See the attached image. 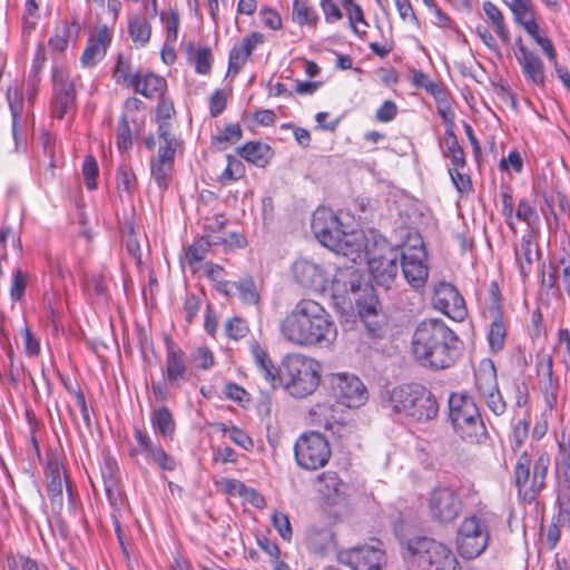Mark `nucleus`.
Instances as JSON below:
<instances>
[{
  "mask_svg": "<svg viewBox=\"0 0 570 570\" xmlns=\"http://www.w3.org/2000/svg\"><path fill=\"white\" fill-rule=\"evenodd\" d=\"M281 333L287 342L298 347H327L337 337V326L322 304L303 298L282 321Z\"/></svg>",
  "mask_w": 570,
  "mask_h": 570,
  "instance_id": "f257e3e1",
  "label": "nucleus"
},
{
  "mask_svg": "<svg viewBox=\"0 0 570 570\" xmlns=\"http://www.w3.org/2000/svg\"><path fill=\"white\" fill-rule=\"evenodd\" d=\"M412 352L424 367L442 371L452 367L462 354V341L440 318L419 323L412 336Z\"/></svg>",
  "mask_w": 570,
  "mask_h": 570,
  "instance_id": "f03ea898",
  "label": "nucleus"
},
{
  "mask_svg": "<svg viewBox=\"0 0 570 570\" xmlns=\"http://www.w3.org/2000/svg\"><path fill=\"white\" fill-rule=\"evenodd\" d=\"M382 405L391 414L411 423L425 424L436 419L439 403L435 395L416 383L402 384L382 394Z\"/></svg>",
  "mask_w": 570,
  "mask_h": 570,
  "instance_id": "7ed1b4c3",
  "label": "nucleus"
},
{
  "mask_svg": "<svg viewBox=\"0 0 570 570\" xmlns=\"http://www.w3.org/2000/svg\"><path fill=\"white\" fill-rule=\"evenodd\" d=\"M312 229L321 244L334 253L350 257L353 262L361 257L364 236L356 232H345L333 210L324 207L316 209L312 218Z\"/></svg>",
  "mask_w": 570,
  "mask_h": 570,
  "instance_id": "20e7f679",
  "label": "nucleus"
},
{
  "mask_svg": "<svg viewBox=\"0 0 570 570\" xmlns=\"http://www.w3.org/2000/svg\"><path fill=\"white\" fill-rule=\"evenodd\" d=\"M550 464V455L546 451L538 453L534 460L528 451L518 455L513 468V483L522 503H534L547 489Z\"/></svg>",
  "mask_w": 570,
  "mask_h": 570,
  "instance_id": "39448f33",
  "label": "nucleus"
},
{
  "mask_svg": "<svg viewBox=\"0 0 570 570\" xmlns=\"http://www.w3.org/2000/svg\"><path fill=\"white\" fill-rule=\"evenodd\" d=\"M176 109H156L155 119L158 122L159 148L157 156L151 159V176L161 190L169 186L177 149L181 140L171 131V119Z\"/></svg>",
  "mask_w": 570,
  "mask_h": 570,
  "instance_id": "423d86ee",
  "label": "nucleus"
},
{
  "mask_svg": "<svg viewBox=\"0 0 570 570\" xmlns=\"http://www.w3.org/2000/svg\"><path fill=\"white\" fill-rule=\"evenodd\" d=\"M449 417L458 436L469 444H482L489 433L473 397L465 393H451Z\"/></svg>",
  "mask_w": 570,
  "mask_h": 570,
  "instance_id": "0eeeda50",
  "label": "nucleus"
},
{
  "mask_svg": "<svg viewBox=\"0 0 570 570\" xmlns=\"http://www.w3.org/2000/svg\"><path fill=\"white\" fill-rule=\"evenodd\" d=\"M322 365L313 357L289 354L282 362L283 386L294 397L313 394L321 383Z\"/></svg>",
  "mask_w": 570,
  "mask_h": 570,
  "instance_id": "6e6552de",
  "label": "nucleus"
},
{
  "mask_svg": "<svg viewBox=\"0 0 570 570\" xmlns=\"http://www.w3.org/2000/svg\"><path fill=\"white\" fill-rule=\"evenodd\" d=\"M495 521L494 513L479 509L464 518L456 533V549L464 559H474L481 556L490 541V525Z\"/></svg>",
  "mask_w": 570,
  "mask_h": 570,
  "instance_id": "1a4fd4ad",
  "label": "nucleus"
},
{
  "mask_svg": "<svg viewBox=\"0 0 570 570\" xmlns=\"http://www.w3.org/2000/svg\"><path fill=\"white\" fill-rule=\"evenodd\" d=\"M368 269L379 285L389 287L399 272V249L381 235L362 238Z\"/></svg>",
  "mask_w": 570,
  "mask_h": 570,
  "instance_id": "9d476101",
  "label": "nucleus"
},
{
  "mask_svg": "<svg viewBox=\"0 0 570 570\" xmlns=\"http://www.w3.org/2000/svg\"><path fill=\"white\" fill-rule=\"evenodd\" d=\"M407 559L412 567L422 570H461L451 549L426 537L411 539L407 542Z\"/></svg>",
  "mask_w": 570,
  "mask_h": 570,
  "instance_id": "9b49d317",
  "label": "nucleus"
},
{
  "mask_svg": "<svg viewBox=\"0 0 570 570\" xmlns=\"http://www.w3.org/2000/svg\"><path fill=\"white\" fill-rule=\"evenodd\" d=\"M296 463L304 470L315 471L324 468L332 455L327 439L320 432L302 434L295 442Z\"/></svg>",
  "mask_w": 570,
  "mask_h": 570,
  "instance_id": "f8f14e48",
  "label": "nucleus"
},
{
  "mask_svg": "<svg viewBox=\"0 0 570 570\" xmlns=\"http://www.w3.org/2000/svg\"><path fill=\"white\" fill-rule=\"evenodd\" d=\"M556 508L552 524L548 529L547 539L554 548L560 540V529L570 528V464H562L556 474Z\"/></svg>",
  "mask_w": 570,
  "mask_h": 570,
  "instance_id": "ddd939ff",
  "label": "nucleus"
},
{
  "mask_svg": "<svg viewBox=\"0 0 570 570\" xmlns=\"http://www.w3.org/2000/svg\"><path fill=\"white\" fill-rule=\"evenodd\" d=\"M463 509L459 493L450 487L434 489L429 498V512L433 521L448 524L458 519Z\"/></svg>",
  "mask_w": 570,
  "mask_h": 570,
  "instance_id": "4468645a",
  "label": "nucleus"
},
{
  "mask_svg": "<svg viewBox=\"0 0 570 570\" xmlns=\"http://www.w3.org/2000/svg\"><path fill=\"white\" fill-rule=\"evenodd\" d=\"M417 244L405 246L401 253V267L403 275L415 289L423 287L429 277V267L426 265V250L421 239Z\"/></svg>",
  "mask_w": 570,
  "mask_h": 570,
  "instance_id": "2eb2a0df",
  "label": "nucleus"
},
{
  "mask_svg": "<svg viewBox=\"0 0 570 570\" xmlns=\"http://www.w3.org/2000/svg\"><path fill=\"white\" fill-rule=\"evenodd\" d=\"M333 395L347 407H360L368 399V393L363 382L348 373H334L330 379Z\"/></svg>",
  "mask_w": 570,
  "mask_h": 570,
  "instance_id": "dca6fc26",
  "label": "nucleus"
},
{
  "mask_svg": "<svg viewBox=\"0 0 570 570\" xmlns=\"http://www.w3.org/2000/svg\"><path fill=\"white\" fill-rule=\"evenodd\" d=\"M292 272L298 285L315 292H325L331 281V273L327 268L312 259H297L293 264Z\"/></svg>",
  "mask_w": 570,
  "mask_h": 570,
  "instance_id": "f3484780",
  "label": "nucleus"
},
{
  "mask_svg": "<svg viewBox=\"0 0 570 570\" xmlns=\"http://www.w3.org/2000/svg\"><path fill=\"white\" fill-rule=\"evenodd\" d=\"M432 304L434 308L454 321H462L468 314L463 296L453 284L448 282H440L434 287Z\"/></svg>",
  "mask_w": 570,
  "mask_h": 570,
  "instance_id": "a211bd4d",
  "label": "nucleus"
},
{
  "mask_svg": "<svg viewBox=\"0 0 570 570\" xmlns=\"http://www.w3.org/2000/svg\"><path fill=\"white\" fill-rule=\"evenodd\" d=\"M163 374L167 385L175 389L181 387L191 375V371L186 364L185 353L171 341L167 342Z\"/></svg>",
  "mask_w": 570,
  "mask_h": 570,
  "instance_id": "6ab92c4d",
  "label": "nucleus"
},
{
  "mask_svg": "<svg viewBox=\"0 0 570 570\" xmlns=\"http://www.w3.org/2000/svg\"><path fill=\"white\" fill-rule=\"evenodd\" d=\"M134 436L137 448L130 451L131 456L144 453L148 461L157 464L161 470L174 471L176 469L175 458L169 455L161 446L156 445L147 432L135 429Z\"/></svg>",
  "mask_w": 570,
  "mask_h": 570,
  "instance_id": "aec40b11",
  "label": "nucleus"
},
{
  "mask_svg": "<svg viewBox=\"0 0 570 570\" xmlns=\"http://www.w3.org/2000/svg\"><path fill=\"white\" fill-rule=\"evenodd\" d=\"M134 436L137 448L130 451L131 456L144 453L148 461L157 464L161 470L174 471L176 469L175 458L169 455L161 446L156 445L147 432L135 429Z\"/></svg>",
  "mask_w": 570,
  "mask_h": 570,
  "instance_id": "412c9836",
  "label": "nucleus"
},
{
  "mask_svg": "<svg viewBox=\"0 0 570 570\" xmlns=\"http://www.w3.org/2000/svg\"><path fill=\"white\" fill-rule=\"evenodd\" d=\"M216 288L226 297H237L244 305L258 306L261 303V291L252 276L218 282Z\"/></svg>",
  "mask_w": 570,
  "mask_h": 570,
  "instance_id": "4be33fe9",
  "label": "nucleus"
},
{
  "mask_svg": "<svg viewBox=\"0 0 570 570\" xmlns=\"http://www.w3.org/2000/svg\"><path fill=\"white\" fill-rule=\"evenodd\" d=\"M330 283L332 285L334 297H341L343 299L347 297L350 301H352L350 295L357 296L363 286V275L354 266H344L337 268L336 274L333 276ZM354 299L356 302L358 301L357 297Z\"/></svg>",
  "mask_w": 570,
  "mask_h": 570,
  "instance_id": "5701e85b",
  "label": "nucleus"
},
{
  "mask_svg": "<svg viewBox=\"0 0 570 570\" xmlns=\"http://www.w3.org/2000/svg\"><path fill=\"white\" fill-rule=\"evenodd\" d=\"M343 558L353 570H382L385 563L384 551L370 546L350 549Z\"/></svg>",
  "mask_w": 570,
  "mask_h": 570,
  "instance_id": "b1692460",
  "label": "nucleus"
},
{
  "mask_svg": "<svg viewBox=\"0 0 570 570\" xmlns=\"http://www.w3.org/2000/svg\"><path fill=\"white\" fill-rule=\"evenodd\" d=\"M45 476L51 508L53 511L60 512L63 507V482L67 483V479L58 458L48 460Z\"/></svg>",
  "mask_w": 570,
  "mask_h": 570,
  "instance_id": "393cba45",
  "label": "nucleus"
},
{
  "mask_svg": "<svg viewBox=\"0 0 570 570\" xmlns=\"http://www.w3.org/2000/svg\"><path fill=\"white\" fill-rule=\"evenodd\" d=\"M537 373L540 379V389L547 406L552 410L558 400L560 389L559 379L554 375L553 358L551 355H542L537 362Z\"/></svg>",
  "mask_w": 570,
  "mask_h": 570,
  "instance_id": "a878e982",
  "label": "nucleus"
},
{
  "mask_svg": "<svg viewBox=\"0 0 570 570\" xmlns=\"http://www.w3.org/2000/svg\"><path fill=\"white\" fill-rule=\"evenodd\" d=\"M110 42L111 32L108 27H99L88 40V45L80 58L81 65L86 68L96 66L105 57Z\"/></svg>",
  "mask_w": 570,
  "mask_h": 570,
  "instance_id": "bb28decb",
  "label": "nucleus"
},
{
  "mask_svg": "<svg viewBox=\"0 0 570 570\" xmlns=\"http://www.w3.org/2000/svg\"><path fill=\"white\" fill-rule=\"evenodd\" d=\"M264 35L252 32L243 38L242 42L235 45L229 52L228 73H237L246 63L256 46L264 42Z\"/></svg>",
  "mask_w": 570,
  "mask_h": 570,
  "instance_id": "cd10ccee",
  "label": "nucleus"
},
{
  "mask_svg": "<svg viewBox=\"0 0 570 570\" xmlns=\"http://www.w3.org/2000/svg\"><path fill=\"white\" fill-rule=\"evenodd\" d=\"M562 282L566 292L570 295V254L562 252L558 257L552 258L549 264L548 278L543 276L542 282L549 289L559 288Z\"/></svg>",
  "mask_w": 570,
  "mask_h": 570,
  "instance_id": "c85d7f7f",
  "label": "nucleus"
},
{
  "mask_svg": "<svg viewBox=\"0 0 570 570\" xmlns=\"http://www.w3.org/2000/svg\"><path fill=\"white\" fill-rule=\"evenodd\" d=\"M137 94H140L150 99H160L157 107H173V102H166L163 99L164 92L167 88L165 78L155 73H147L139 76L131 87Z\"/></svg>",
  "mask_w": 570,
  "mask_h": 570,
  "instance_id": "c756f323",
  "label": "nucleus"
},
{
  "mask_svg": "<svg viewBox=\"0 0 570 570\" xmlns=\"http://www.w3.org/2000/svg\"><path fill=\"white\" fill-rule=\"evenodd\" d=\"M540 257L539 245L530 235L521 238L520 245L515 248V261L521 278L525 281L531 274L534 263Z\"/></svg>",
  "mask_w": 570,
  "mask_h": 570,
  "instance_id": "7c9ffc66",
  "label": "nucleus"
},
{
  "mask_svg": "<svg viewBox=\"0 0 570 570\" xmlns=\"http://www.w3.org/2000/svg\"><path fill=\"white\" fill-rule=\"evenodd\" d=\"M250 351L255 361L256 366L259 372L263 374L265 380L273 386H282L283 385V373L282 367L278 368L275 366L273 361L271 360L268 353L265 348H263L258 343H253L250 346Z\"/></svg>",
  "mask_w": 570,
  "mask_h": 570,
  "instance_id": "2f4dec72",
  "label": "nucleus"
},
{
  "mask_svg": "<svg viewBox=\"0 0 570 570\" xmlns=\"http://www.w3.org/2000/svg\"><path fill=\"white\" fill-rule=\"evenodd\" d=\"M517 60L522 68L524 77L534 85H543L544 82V68L540 58L528 50L522 43L515 53Z\"/></svg>",
  "mask_w": 570,
  "mask_h": 570,
  "instance_id": "473e14b6",
  "label": "nucleus"
},
{
  "mask_svg": "<svg viewBox=\"0 0 570 570\" xmlns=\"http://www.w3.org/2000/svg\"><path fill=\"white\" fill-rule=\"evenodd\" d=\"M52 83L56 107H69L72 105L75 99V86L65 68L55 67L52 69Z\"/></svg>",
  "mask_w": 570,
  "mask_h": 570,
  "instance_id": "72a5a7b5",
  "label": "nucleus"
},
{
  "mask_svg": "<svg viewBox=\"0 0 570 570\" xmlns=\"http://www.w3.org/2000/svg\"><path fill=\"white\" fill-rule=\"evenodd\" d=\"M42 145V158L40 164L45 169L41 177L45 181H51L55 178V169L59 166L61 157L57 155L56 137L49 132H42L40 136Z\"/></svg>",
  "mask_w": 570,
  "mask_h": 570,
  "instance_id": "f704fd0d",
  "label": "nucleus"
},
{
  "mask_svg": "<svg viewBox=\"0 0 570 570\" xmlns=\"http://www.w3.org/2000/svg\"><path fill=\"white\" fill-rule=\"evenodd\" d=\"M237 154L259 168H265L274 157L271 146L262 141H248L237 148Z\"/></svg>",
  "mask_w": 570,
  "mask_h": 570,
  "instance_id": "c9c22d12",
  "label": "nucleus"
},
{
  "mask_svg": "<svg viewBox=\"0 0 570 570\" xmlns=\"http://www.w3.org/2000/svg\"><path fill=\"white\" fill-rule=\"evenodd\" d=\"M511 10L514 21L528 33H533L537 23L535 10L531 0H502Z\"/></svg>",
  "mask_w": 570,
  "mask_h": 570,
  "instance_id": "e433bc0d",
  "label": "nucleus"
},
{
  "mask_svg": "<svg viewBox=\"0 0 570 570\" xmlns=\"http://www.w3.org/2000/svg\"><path fill=\"white\" fill-rule=\"evenodd\" d=\"M128 36L136 49L145 48L151 38V24L141 14H132L128 18Z\"/></svg>",
  "mask_w": 570,
  "mask_h": 570,
  "instance_id": "4c0bfd02",
  "label": "nucleus"
},
{
  "mask_svg": "<svg viewBox=\"0 0 570 570\" xmlns=\"http://www.w3.org/2000/svg\"><path fill=\"white\" fill-rule=\"evenodd\" d=\"M292 21L301 28L316 29L320 14L309 0H293Z\"/></svg>",
  "mask_w": 570,
  "mask_h": 570,
  "instance_id": "58836bf2",
  "label": "nucleus"
},
{
  "mask_svg": "<svg viewBox=\"0 0 570 570\" xmlns=\"http://www.w3.org/2000/svg\"><path fill=\"white\" fill-rule=\"evenodd\" d=\"M318 491L333 505L338 503L345 494V484L335 472H324L318 476Z\"/></svg>",
  "mask_w": 570,
  "mask_h": 570,
  "instance_id": "ea45409f",
  "label": "nucleus"
},
{
  "mask_svg": "<svg viewBox=\"0 0 570 570\" xmlns=\"http://www.w3.org/2000/svg\"><path fill=\"white\" fill-rule=\"evenodd\" d=\"M475 389L479 395L499 389L497 370L494 363L489 358H484L479 363L475 371Z\"/></svg>",
  "mask_w": 570,
  "mask_h": 570,
  "instance_id": "a19ab883",
  "label": "nucleus"
},
{
  "mask_svg": "<svg viewBox=\"0 0 570 570\" xmlns=\"http://www.w3.org/2000/svg\"><path fill=\"white\" fill-rule=\"evenodd\" d=\"M187 60L195 67V71L199 75H208L212 69L213 53L208 47H195L189 43L186 49Z\"/></svg>",
  "mask_w": 570,
  "mask_h": 570,
  "instance_id": "79ce46f5",
  "label": "nucleus"
},
{
  "mask_svg": "<svg viewBox=\"0 0 570 570\" xmlns=\"http://www.w3.org/2000/svg\"><path fill=\"white\" fill-rule=\"evenodd\" d=\"M117 191L120 198L130 199L138 189V180L134 169L122 164L116 174Z\"/></svg>",
  "mask_w": 570,
  "mask_h": 570,
  "instance_id": "37998d69",
  "label": "nucleus"
},
{
  "mask_svg": "<svg viewBox=\"0 0 570 570\" xmlns=\"http://www.w3.org/2000/svg\"><path fill=\"white\" fill-rule=\"evenodd\" d=\"M442 144L445 147L444 155L451 159L453 166L464 168L466 165L464 151L452 128L445 130Z\"/></svg>",
  "mask_w": 570,
  "mask_h": 570,
  "instance_id": "c03bdc74",
  "label": "nucleus"
},
{
  "mask_svg": "<svg viewBox=\"0 0 570 570\" xmlns=\"http://www.w3.org/2000/svg\"><path fill=\"white\" fill-rule=\"evenodd\" d=\"M483 11L491 22L495 33L501 38L504 43L510 42V33L504 22V17L501 10L491 1H484L482 4Z\"/></svg>",
  "mask_w": 570,
  "mask_h": 570,
  "instance_id": "a18cd8bd",
  "label": "nucleus"
},
{
  "mask_svg": "<svg viewBox=\"0 0 570 570\" xmlns=\"http://www.w3.org/2000/svg\"><path fill=\"white\" fill-rule=\"evenodd\" d=\"M151 424L155 432L164 438H171L175 432V420L173 417L170 410L167 406H163L153 412Z\"/></svg>",
  "mask_w": 570,
  "mask_h": 570,
  "instance_id": "49530a36",
  "label": "nucleus"
},
{
  "mask_svg": "<svg viewBox=\"0 0 570 570\" xmlns=\"http://www.w3.org/2000/svg\"><path fill=\"white\" fill-rule=\"evenodd\" d=\"M490 331L488 342L491 351L498 353L503 350L507 337V323L503 317L490 318Z\"/></svg>",
  "mask_w": 570,
  "mask_h": 570,
  "instance_id": "de8ad7c7",
  "label": "nucleus"
},
{
  "mask_svg": "<svg viewBox=\"0 0 570 570\" xmlns=\"http://www.w3.org/2000/svg\"><path fill=\"white\" fill-rule=\"evenodd\" d=\"M553 352L558 355L559 362L568 371L570 367V330L560 327L556 333Z\"/></svg>",
  "mask_w": 570,
  "mask_h": 570,
  "instance_id": "09e8293b",
  "label": "nucleus"
},
{
  "mask_svg": "<svg viewBox=\"0 0 570 570\" xmlns=\"http://www.w3.org/2000/svg\"><path fill=\"white\" fill-rule=\"evenodd\" d=\"M242 136L243 130L238 124H227L222 128H217L213 141L218 148H225L227 144L239 141Z\"/></svg>",
  "mask_w": 570,
  "mask_h": 570,
  "instance_id": "8fccbe9b",
  "label": "nucleus"
},
{
  "mask_svg": "<svg viewBox=\"0 0 570 570\" xmlns=\"http://www.w3.org/2000/svg\"><path fill=\"white\" fill-rule=\"evenodd\" d=\"M159 18L166 31L165 41H167L168 45H175L178 39V30L180 23L178 11L176 9L161 11Z\"/></svg>",
  "mask_w": 570,
  "mask_h": 570,
  "instance_id": "3c124183",
  "label": "nucleus"
},
{
  "mask_svg": "<svg viewBox=\"0 0 570 570\" xmlns=\"http://www.w3.org/2000/svg\"><path fill=\"white\" fill-rule=\"evenodd\" d=\"M139 75L131 73V65L129 59L118 56L116 66L112 71V78L117 83L131 88Z\"/></svg>",
  "mask_w": 570,
  "mask_h": 570,
  "instance_id": "603ef678",
  "label": "nucleus"
},
{
  "mask_svg": "<svg viewBox=\"0 0 570 570\" xmlns=\"http://www.w3.org/2000/svg\"><path fill=\"white\" fill-rule=\"evenodd\" d=\"M484 313L489 318L503 317L501 293L497 282H491L489 285V296L485 301Z\"/></svg>",
  "mask_w": 570,
  "mask_h": 570,
  "instance_id": "864d4df0",
  "label": "nucleus"
},
{
  "mask_svg": "<svg viewBox=\"0 0 570 570\" xmlns=\"http://www.w3.org/2000/svg\"><path fill=\"white\" fill-rule=\"evenodd\" d=\"M212 242L208 237H200L185 249V259L189 265L202 262L207 256Z\"/></svg>",
  "mask_w": 570,
  "mask_h": 570,
  "instance_id": "5fc2aeb1",
  "label": "nucleus"
},
{
  "mask_svg": "<svg viewBox=\"0 0 570 570\" xmlns=\"http://www.w3.org/2000/svg\"><path fill=\"white\" fill-rule=\"evenodd\" d=\"M341 3L344 10L346 11L350 28L355 35H360L357 23H362L365 27L368 26V23L365 20L362 7L355 0H341Z\"/></svg>",
  "mask_w": 570,
  "mask_h": 570,
  "instance_id": "6e6d98bb",
  "label": "nucleus"
},
{
  "mask_svg": "<svg viewBox=\"0 0 570 570\" xmlns=\"http://www.w3.org/2000/svg\"><path fill=\"white\" fill-rule=\"evenodd\" d=\"M413 80L417 87L424 88L428 94L433 96L438 104L445 101L446 95L444 88L441 85L433 82L425 73L421 71L415 72Z\"/></svg>",
  "mask_w": 570,
  "mask_h": 570,
  "instance_id": "4d7b16f0",
  "label": "nucleus"
},
{
  "mask_svg": "<svg viewBox=\"0 0 570 570\" xmlns=\"http://www.w3.org/2000/svg\"><path fill=\"white\" fill-rule=\"evenodd\" d=\"M116 144L120 151H126L132 146V129L129 126V119L126 115H124L118 122Z\"/></svg>",
  "mask_w": 570,
  "mask_h": 570,
  "instance_id": "13d9d810",
  "label": "nucleus"
},
{
  "mask_svg": "<svg viewBox=\"0 0 570 570\" xmlns=\"http://www.w3.org/2000/svg\"><path fill=\"white\" fill-rule=\"evenodd\" d=\"M189 363L197 370H208L214 365V356L209 348L200 346L189 356Z\"/></svg>",
  "mask_w": 570,
  "mask_h": 570,
  "instance_id": "bf43d9fd",
  "label": "nucleus"
},
{
  "mask_svg": "<svg viewBox=\"0 0 570 570\" xmlns=\"http://www.w3.org/2000/svg\"><path fill=\"white\" fill-rule=\"evenodd\" d=\"M245 175V166L242 160L229 155L227 157V167L220 176L222 181H235L243 178Z\"/></svg>",
  "mask_w": 570,
  "mask_h": 570,
  "instance_id": "052dcab7",
  "label": "nucleus"
},
{
  "mask_svg": "<svg viewBox=\"0 0 570 570\" xmlns=\"http://www.w3.org/2000/svg\"><path fill=\"white\" fill-rule=\"evenodd\" d=\"M220 431L228 435V438L237 445L242 446L245 450H248L253 446V440L249 435L240 430L239 428L233 425L228 428L226 424L220 423Z\"/></svg>",
  "mask_w": 570,
  "mask_h": 570,
  "instance_id": "680f3d73",
  "label": "nucleus"
},
{
  "mask_svg": "<svg viewBox=\"0 0 570 570\" xmlns=\"http://www.w3.org/2000/svg\"><path fill=\"white\" fill-rule=\"evenodd\" d=\"M360 315L363 320V323L366 327L367 334L373 338H379L383 336V327L379 321H370L368 318L374 316L376 317V311L374 307H366L360 311Z\"/></svg>",
  "mask_w": 570,
  "mask_h": 570,
  "instance_id": "e2e57ef3",
  "label": "nucleus"
},
{
  "mask_svg": "<svg viewBox=\"0 0 570 570\" xmlns=\"http://www.w3.org/2000/svg\"><path fill=\"white\" fill-rule=\"evenodd\" d=\"M480 397L484 401L488 409L497 416L502 415L507 411V403L504 402L500 390L488 392L485 394L480 395Z\"/></svg>",
  "mask_w": 570,
  "mask_h": 570,
  "instance_id": "0e129e2a",
  "label": "nucleus"
},
{
  "mask_svg": "<svg viewBox=\"0 0 570 570\" xmlns=\"http://www.w3.org/2000/svg\"><path fill=\"white\" fill-rule=\"evenodd\" d=\"M69 38L70 27L67 22H63L57 27L55 35L49 39L48 43L52 50L61 52L68 47Z\"/></svg>",
  "mask_w": 570,
  "mask_h": 570,
  "instance_id": "69168bd1",
  "label": "nucleus"
},
{
  "mask_svg": "<svg viewBox=\"0 0 570 570\" xmlns=\"http://www.w3.org/2000/svg\"><path fill=\"white\" fill-rule=\"evenodd\" d=\"M98 164L95 157L87 156L83 160L82 165V175L85 179V185L88 189H96L97 183L96 178L98 176Z\"/></svg>",
  "mask_w": 570,
  "mask_h": 570,
  "instance_id": "338daca9",
  "label": "nucleus"
},
{
  "mask_svg": "<svg viewBox=\"0 0 570 570\" xmlns=\"http://www.w3.org/2000/svg\"><path fill=\"white\" fill-rule=\"evenodd\" d=\"M225 331L229 338L239 340L247 335L249 328L245 320L234 317L227 322Z\"/></svg>",
  "mask_w": 570,
  "mask_h": 570,
  "instance_id": "774afa93",
  "label": "nucleus"
}]
</instances>
